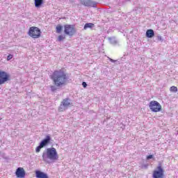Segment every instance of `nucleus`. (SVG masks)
<instances>
[{
	"label": "nucleus",
	"mask_w": 178,
	"mask_h": 178,
	"mask_svg": "<svg viewBox=\"0 0 178 178\" xmlns=\"http://www.w3.org/2000/svg\"><path fill=\"white\" fill-rule=\"evenodd\" d=\"M58 111L60 112H65V111H66V107L63 106V104H60V106L58 107Z\"/></svg>",
	"instance_id": "6ab92c4d"
},
{
	"label": "nucleus",
	"mask_w": 178,
	"mask_h": 178,
	"mask_svg": "<svg viewBox=\"0 0 178 178\" xmlns=\"http://www.w3.org/2000/svg\"><path fill=\"white\" fill-rule=\"evenodd\" d=\"M28 35L29 37H31V38L37 40V38H40L41 37V29L37 26H31L29 28Z\"/></svg>",
	"instance_id": "7ed1b4c3"
},
{
	"label": "nucleus",
	"mask_w": 178,
	"mask_h": 178,
	"mask_svg": "<svg viewBox=\"0 0 178 178\" xmlns=\"http://www.w3.org/2000/svg\"><path fill=\"white\" fill-rule=\"evenodd\" d=\"M10 80V75L8 72L4 71H0V86L5 84L6 81Z\"/></svg>",
	"instance_id": "0eeeda50"
},
{
	"label": "nucleus",
	"mask_w": 178,
	"mask_h": 178,
	"mask_svg": "<svg viewBox=\"0 0 178 178\" xmlns=\"http://www.w3.org/2000/svg\"><path fill=\"white\" fill-rule=\"evenodd\" d=\"M41 148H44V147L41 144H40V145L36 147L35 152H40V151H41Z\"/></svg>",
	"instance_id": "aec40b11"
},
{
	"label": "nucleus",
	"mask_w": 178,
	"mask_h": 178,
	"mask_svg": "<svg viewBox=\"0 0 178 178\" xmlns=\"http://www.w3.org/2000/svg\"><path fill=\"white\" fill-rule=\"evenodd\" d=\"M50 79H51L56 87L66 86V83L69 81V76L66 74L65 68L55 70L50 76Z\"/></svg>",
	"instance_id": "f257e3e1"
},
{
	"label": "nucleus",
	"mask_w": 178,
	"mask_h": 178,
	"mask_svg": "<svg viewBox=\"0 0 178 178\" xmlns=\"http://www.w3.org/2000/svg\"><path fill=\"white\" fill-rule=\"evenodd\" d=\"M51 143V136H47L46 138L44 139L40 144L43 146L45 147V145H48Z\"/></svg>",
	"instance_id": "9d476101"
},
{
	"label": "nucleus",
	"mask_w": 178,
	"mask_h": 178,
	"mask_svg": "<svg viewBox=\"0 0 178 178\" xmlns=\"http://www.w3.org/2000/svg\"><path fill=\"white\" fill-rule=\"evenodd\" d=\"M63 29V26H62V25L58 24L56 27V33H57V34H60V33H62Z\"/></svg>",
	"instance_id": "2eb2a0df"
},
{
	"label": "nucleus",
	"mask_w": 178,
	"mask_h": 178,
	"mask_svg": "<svg viewBox=\"0 0 178 178\" xmlns=\"http://www.w3.org/2000/svg\"><path fill=\"white\" fill-rule=\"evenodd\" d=\"M170 92H177V87L176 86H171L170 88Z\"/></svg>",
	"instance_id": "a211bd4d"
},
{
	"label": "nucleus",
	"mask_w": 178,
	"mask_h": 178,
	"mask_svg": "<svg viewBox=\"0 0 178 178\" xmlns=\"http://www.w3.org/2000/svg\"><path fill=\"white\" fill-rule=\"evenodd\" d=\"M152 178H165V170L162 167V165L159 164L156 170L153 171Z\"/></svg>",
	"instance_id": "39448f33"
},
{
	"label": "nucleus",
	"mask_w": 178,
	"mask_h": 178,
	"mask_svg": "<svg viewBox=\"0 0 178 178\" xmlns=\"http://www.w3.org/2000/svg\"><path fill=\"white\" fill-rule=\"evenodd\" d=\"M159 41H162V36L157 37Z\"/></svg>",
	"instance_id": "b1692460"
},
{
	"label": "nucleus",
	"mask_w": 178,
	"mask_h": 178,
	"mask_svg": "<svg viewBox=\"0 0 178 178\" xmlns=\"http://www.w3.org/2000/svg\"><path fill=\"white\" fill-rule=\"evenodd\" d=\"M154 35L155 33L154 32V30L148 29L146 31V37H147V38H152V37H154Z\"/></svg>",
	"instance_id": "9b49d317"
},
{
	"label": "nucleus",
	"mask_w": 178,
	"mask_h": 178,
	"mask_svg": "<svg viewBox=\"0 0 178 178\" xmlns=\"http://www.w3.org/2000/svg\"><path fill=\"white\" fill-rule=\"evenodd\" d=\"M66 38V35H59L58 36V38H57V40H58V41H63V40H65Z\"/></svg>",
	"instance_id": "f3484780"
},
{
	"label": "nucleus",
	"mask_w": 178,
	"mask_h": 178,
	"mask_svg": "<svg viewBox=\"0 0 178 178\" xmlns=\"http://www.w3.org/2000/svg\"><path fill=\"white\" fill-rule=\"evenodd\" d=\"M153 156L152 155H149L147 156V159H152Z\"/></svg>",
	"instance_id": "5701e85b"
},
{
	"label": "nucleus",
	"mask_w": 178,
	"mask_h": 178,
	"mask_svg": "<svg viewBox=\"0 0 178 178\" xmlns=\"http://www.w3.org/2000/svg\"><path fill=\"white\" fill-rule=\"evenodd\" d=\"M81 3L85 6H91V5H92V1L91 0H81Z\"/></svg>",
	"instance_id": "f8f14e48"
},
{
	"label": "nucleus",
	"mask_w": 178,
	"mask_h": 178,
	"mask_svg": "<svg viewBox=\"0 0 178 178\" xmlns=\"http://www.w3.org/2000/svg\"><path fill=\"white\" fill-rule=\"evenodd\" d=\"M35 8H41L44 4V0H34Z\"/></svg>",
	"instance_id": "ddd939ff"
},
{
	"label": "nucleus",
	"mask_w": 178,
	"mask_h": 178,
	"mask_svg": "<svg viewBox=\"0 0 178 178\" xmlns=\"http://www.w3.org/2000/svg\"><path fill=\"white\" fill-rule=\"evenodd\" d=\"M61 104L63 106L67 108V106H70V102H69V99H64Z\"/></svg>",
	"instance_id": "4468645a"
},
{
	"label": "nucleus",
	"mask_w": 178,
	"mask_h": 178,
	"mask_svg": "<svg viewBox=\"0 0 178 178\" xmlns=\"http://www.w3.org/2000/svg\"><path fill=\"white\" fill-rule=\"evenodd\" d=\"M64 33L68 37H73L76 34V27L72 24L64 25Z\"/></svg>",
	"instance_id": "20e7f679"
},
{
	"label": "nucleus",
	"mask_w": 178,
	"mask_h": 178,
	"mask_svg": "<svg viewBox=\"0 0 178 178\" xmlns=\"http://www.w3.org/2000/svg\"><path fill=\"white\" fill-rule=\"evenodd\" d=\"M35 173L36 178H49L48 175L40 170H36Z\"/></svg>",
	"instance_id": "1a4fd4ad"
},
{
	"label": "nucleus",
	"mask_w": 178,
	"mask_h": 178,
	"mask_svg": "<svg viewBox=\"0 0 178 178\" xmlns=\"http://www.w3.org/2000/svg\"><path fill=\"white\" fill-rule=\"evenodd\" d=\"M149 108L152 112H161L162 111V106L159 102L152 100L149 104Z\"/></svg>",
	"instance_id": "423d86ee"
},
{
	"label": "nucleus",
	"mask_w": 178,
	"mask_h": 178,
	"mask_svg": "<svg viewBox=\"0 0 178 178\" xmlns=\"http://www.w3.org/2000/svg\"><path fill=\"white\" fill-rule=\"evenodd\" d=\"M94 27V24L92 23H87L84 25V30H87V29H92Z\"/></svg>",
	"instance_id": "dca6fc26"
},
{
	"label": "nucleus",
	"mask_w": 178,
	"mask_h": 178,
	"mask_svg": "<svg viewBox=\"0 0 178 178\" xmlns=\"http://www.w3.org/2000/svg\"><path fill=\"white\" fill-rule=\"evenodd\" d=\"M42 159L48 163V159L50 161H58L59 155L55 147H49L46 149V152L42 154Z\"/></svg>",
	"instance_id": "f03ea898"
},
{
	"label": "nucleus",
	"mask_w": 178,
	"mask_h": 178,
	"mask_svg": "<svg viewBox=\"0 0 178 178\" xmlns=\"http://www.w3.org/2000/svg\"><path fill=\"white\" fill-rule=\"evenodd\" d=\"M82 86H83V87L84 88H86V87H87V83L83 82V83H82Z\"/></svg>",
	"instance_id": "4be33fe9"
},
{
	"label": "nucleus",
	"mask_w": 178,
	"mask_h": 178,
	"mask_svg": "<svg viewBox=\"0 0 178 178\" xmlns=\"http://www.w3.org/2000/svg\"><path fill=\"white\" fill-rule=\"evenodd\" d=\"M111 62H113V60L112 59H110Z\"/></svg>",
	"instance_id": "393cba45"
},
{
	"label": "nucleus",
	"mask_w": 178,
	"mask_h": 178,
	"mask_svg": "<svg viewBox=\"0 0 178 178\" xmlns=\"http://www.w3.org/2000/svg\"><path fill=\"white\" fill-rule=\"evenodd\" d=\"M15 175L17 178H24L26 177V171L24 168L19 167L16 170Z\"/></svg>",
	"instance_id": "6e6552de"
},
{
	"label": "nucleus",
	"mask_w": 178,
	"mask_h": 178,
	"mask_svg": "<svg viewBox=\"0 0 178 178\" xmlns=\"http://www.w3.org/2000/svg\"><path fill=\"white\" fill-rule=\"evenodd\" d=\"M13 58V55L9 54V55L7 56V60H10V59H12Z\"/></svg>",
	"instance_id": "412c9836"
}]
</instances>
